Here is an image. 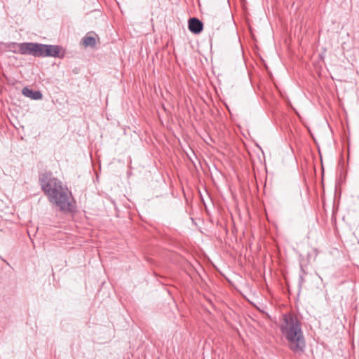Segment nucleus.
<instances>
[{"label": "nucleus", "instance_id": "nucleus-1", "mask_svg": "<svg viewBox=\"0 0 359 359\" xmlns=\"http://www.w3.org/2000/svg\"><path fill=\"white\" fill-rule=\"evenodd\" d=\"M41 189L53 204L60 211L72 212L76 208V202L72 193L64 188L60 180L53 176L52 172H45L39 175Z\"/></svg>", "mask_w": 359, "mask_h": 359}, {"label": "nucleus", "instance_id": "nucleus-2", "mask_svg": "<svg viewBox=\"0 0 359 359\" xmlns=\"http://www.w3.org/2000/svg\"><path fill=\"white\" fill-rule=\"evenodd\" d=\"M280 331L289 343V348L294 353H302L305 348V340L302 330L301 322L291 314L283 316Z\"/></svg>", "mask_w": 359, "mask_h": 359}, {"label": "nucleus", "instance_id": "nucleus-3", "mask_svg": "<svg viewBox=\"0 0 359 359\" xmlns=\"http://www.w3.org/2000/svg\"><path fill=\"white\" fill-rule=\"evenodd\" d=\"M31 55L36 57H63L65 53L62 48L57 45H48L38 43H32Z\"/></svg>", "mask_w": 359, "mask_h": 359}, {"label": "nucleus", "instance_id": "nucleus-4", "mask_svg": "<svg viewBox=\"0 0 359 359\" xmlns=\"http://www.w3.org/2000/svg\"><path fill=\"white\" fill-rule=\"evenodd\" d=\"M32 43V42H25L18 43L16 42H10L4 43V46L7 51H10L13 53L31 55Z\"/></svg>", "mask_w": 359, "mask_h": 359}, {"label": "nucleus", "instance_id": "nucleus-5", "mask_svg": "<svg viewBox=\"0 0 359 359\" xmlns=\"http://www.w3.org/2000/svg\"><path fill=\"white\" fill-rule=\"evenodd\" d=\"M188 28L191 33L198 34L203 29V23L196 18H191L188 21Z\"/></svg>", "mask_w": 359, "mask_h": 359}, {"label": "nucleus", "instance_id": "nucleus-6", "mask_svg": "<svg viewBox=\"0 0 359 359\" xmlns=\"http://www.w3.org/2000/svg\"><path fill=\"white\" fill-rule=\"evenodd\" d=\"M22 93L25 97H29L34 100H41L43 97L42 93L39 90H33L28 87L23 88L22 90Z\"/></svg>", "mask_w": 359, "mask_h": 359}, {"label": "nucleus", "instance_id": "nucleus-7", "mask_svg": "<svg viewBox=\"0 0 359 359\" xmlns=\"http://www.w3.org/2000/svg\"><path fill=\"white\" fill-rule=\"evenodd\" d=\"M96 42H97L96 38L93 36H90L88 34L86 35L82 39L83 45L85 47L93 48L95 46Z\"/></svg>", "mask_w": 359, "mask_h": 359}]
</instances>
